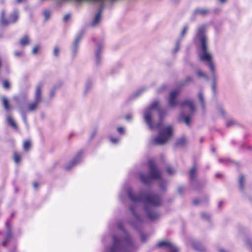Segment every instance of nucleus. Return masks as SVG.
I'll list each match as a JSON object with an SVG mask.
<instances>
[{
	"mask_svg": "<svg viewBox=\"0 0 252 252\" xmlns=\"http://www.w3.org/2000/svg\"><path fill=\"white\" fill-rule=\"evenodd\" d=\"M118 132L121 134H123L125 132V129L122 127H119L117 128Z\"/></svg>",
	"mask_w": 252,
	"mask_h": 252,
	"instance_id": "obj_40",
	"label": "nucleus"
},
{
	"mask_svg": "<svg viewBox=\"0 0 252 252\" xmlns=\"http://www.w3.org/2000/svg\"><path fill=\"white\" fill-rule=\"evenodd\" d=\"M22 52L15 51L14 52V55L16 56L19 57L22 54Z\"/></svg>",
	"mask_w": 252,
	"mask_h": 252,
	"instance_id": "obj_43",
	"label": "nucleus"
},
{
	"mask_svg": "<svg viewBox=\"0 0 252 252\" xmlns=\"http://www.w3.org/2000/svg\"><path fill=\"white\" fill-rule=\"evenodd\" d=\"M6 121L8 124L12 126L15 129H17V126L14 121L13 119L10 116H8L7 117Z\"/></svg>",
	"mask_w": 252,
	"mask_h": 252,
	"instance_id": "obj_14",
	"label": "nucleus"
},
{
	"mask_svg": "<svg viewBox=\"0 0 252 252\" xmlns=\"http://www.w3.org/2000/svg\"><path fill=\"white\" fill-rule=\"evenodd\" d=\"M159 102L157 101H154L145 110L143 117L145 122L148 127L151 129H159L158 134L151 140V142L155 145H163L166 143L171 138L174 128L171 125L163 126L161 121V113H159L160 121L158 123L155 124L153 122V117L155 112L158 110Z\"/></svg>",
	"mask_w": 252,
	"mask_h": 252,
	"instance_id": "obj_1",
	"label": "nucleus"
},
{
	"mask_svg": "<svg viewBox=\"0 0 252 252\" xmlns=\"http://www.w3.org/2000/svg\"><path fill=\"white\" fill-rule=\"evenodd\" d=\"M102 49V47L101 46H98L97 48L95 51V61L97 64H99L100 63L101 57L100 54L101 52V50Z\"/></svg>",
	"mask_w": 252,
	"mask_h": 252,
	"instance_id": "obj_11",
	"label": "nucleus"
},
{
	"mask_svg": "<svg viewBox=\"0 0 252 252\" xmlns=\"http://www.w3.org/2000/svg\"><path fill=\"white\" fill-rule=\"evenodd\" d=\"M180 121H184L185 123L187 126H189L190 124V118L188 116H184L183 115H181L180 117Z\"/></svg>",
	"mask_w": 252,
	"mask_h": 252,
	"instance_id": "obj_19",
	"label": "nucleus"
},
{
	"mask_svg": "<svg viewBox=\"0 0 252 252\" xmlns=\"http://www.w3.org/2000/svg\"><path fill=\"white\" fill-rule=\"evenodd\" d=\"M195 171H196V169H195V167H193L190 169V172H189V175H190V178L193 179L195 175Z\"/></svg>",
	"mask_w": 252,
	"mask_h": 252,
	"instance_id": "obj_30",
	"label": "nucleus"
},
{
	"mask_svg": "<svg viewBox=\"0 0 252 252\" xmlns=\"http://www.w3.org/2000/svg\"><path fill=\"white\" fill-rule=\"evenodd\" d=\"M220 0V2L221 3H224L226 1V0Z\"/></svg>",
	"mask_w": 252,
	"mask_h": 252,
	"instance_id": "obj_48",
	"label": "nucleus"
},
{
	"mask_svg": "<svg viewBox=\"0 0 252 252\" xmlns=\"http://www.w3.org/2000/svg\"><path fill=\"white\" fill-rule=\"evenodd\" d=\"M127 194L131 200L133 202H136L138 200H142V198H136L132 196V190L131 189H128L127 190Z\"/></svg>",
	"mask_w": 252,
	"mask_h": 252,
	"instance_id": "obj_20",
	"label": "nucleus"
},
{
	"mask_svg": "<svg viewBox=\"0 0 252 252\" xmlns=\"http://www.w3.org/2000/svg\"><path fill=\"white\" fill-rule=\"evenodd\" d=\"M220 112L222 115L224 114V111L223 110H221Z\"/></svg>",
	"mask_w": 252,
	"mask_h": 252,
	"instance_id": "obj_50",
	"label": "nucleus"
},
{
	"mask_svg": "<svg viewBox=\"0 0 252 252\" xmlns=\"http://www.w3.org/2000/svg\"><path fill=\"white\" fill-rule=\"evenodd\" d=\"M188 80H191V78H188Z\"/></svg>",
	"mask_w": 252,
	"mask_h": 252,
	"instance_id": "obj_52",
	"label": "nucleus"
},
{
	"mask_svg": "<svg viewBox=\"0 0 252 252\" xmlns=\"http://www.w3.org/2000/svg\"><path fill=\"white\" fill-rule=\"evenodd\" d=\"M201 217L203 219L205 220H209L210 218L209 215L208 214L205 213H203L201 214Z\"/></svg>",
	"mask_w": 252,
	"mask_h": 252,
	"instance_id": "obj_38",
	"label": "nucleus"
},
{
	"mask_svg": "<svg viewBox=\"0 0 252 252\" xmlns=\"http://www.w3.org/2000/svg\"><path fill=\"white\" fill-rule=\"evenodd\" d=\"M20 45L22 46L27 45L29 43V39L27 36L23 37L19 41Z\"/></svg>",
	"mask_w": 252,
	"mask_h": 252,
	"instance_id": "obj_17",
	"label": "nucleus"
},
{
	"mask_svg": "<svg viewBox=\"0 0 252 252\" xmlns=\"http://www.w3.org/2000/svg\"><path fill=\"white\" fill-rule=\"evenodd\" d=\"M51 96H53L54 95V92L53 91L50 93Z\"/></svg>",
	"mask_w": 252,
	"mask_h": 252,
	"instance_id": "obj_47",
	"label": "nucleus"
},
{
	"mask_svg": "<svg viewBox=\"0 0 252 252\" xmlns=\"http://www.w3.org/2000/svg\"><path fill=\"white\" fill-rule=\"evenodd\" d=\"M2 102H3V104L4 108L6 110L9 109L10 108V107L8 105L7 99L5 97H3L2 98Z\"/></svg>",
	"mask_w": 252,
	"mask_h": 252,
	"instance_id": "obj_22",
	"label": "nucleus"
},
{
	"mask_svg": "<svg viewBox=\"0 0 252 252\" xmlns=\"http://www.w3.org/2000/svg\"><path fill=\"white\" fill-rule=\"evenodd\" d=\"M196 74H197V76L199 77H205V78L208 79V77L207 76L206 74L204 73V72H203L200 70H197L196 71Z\"/></svg>",
	"mask_w": 252,
	"mask_h": 252,
	"instance_id": "obj_25",
	"label": "nucleus"
},
{
	"mask_svg": "<svg viewBox=\"0 0 252 252\" xmlns=\"http://www.w3.org/2000/svg\"><path fill=\"white\" fill-rule=\"evenodd\" d=\"M237 125V122L232 118H229L226 122V126L227 127L233 126Z\"/></svg>",
	"mask_w": 252,
	"mask_h": 252,
	"instance_id": "obj_16",
	"label": "nucleus"
},
{
	"mask_svg": "<svg viewBox=\"0 0 252 252\" xmlns=\"http://www.w3.org/2000/svg\"><path fill=\"white\" fill-rule=\"evenodd\" d=\"M4 11H2L1 14V22L2 25H7L9 23L15 22L18 18V13L16 11H14L12 14L10 16V20L7 21L4 19Z\"/></svg>",
	"mask_w": 252,
	"mask_h": 252,
	"instance_id": "obj_8",
	"label": "nucleus"
},
{
	"mask_svg": "<svg viewBox=\"0 0 252 252\" xmlns=\"http://www.w3.org/2000/svg\"><path fill=\"white\" fill-rule=\"evenodd\" d=\"M40 45H36L34 46L32 48V53L33 54H36L37 53L38 50L40 49Z\"/></svg>",
	"mask_w": 252,
	"mask_h": 252,
	"instance_id": "obj_28",
	"label": "nucleus"
},
{
	"mask_svg": "<svg viewBox=\"0 0 252 252\" xmlns=\"http://www.w3.org/2000/svg\"><path fill=\"white\" fill-rule=\"evenodd\" d=\"M37 186H38V185L36 183H33V187L35 188V189H36L37 188Z\"/></svg>",
	"mask_w": 252,
	"mask_h": 252,
	"instance_id": "obj_45",
	"label": "nucleus"
},
{
	"mask_svg": "<svg viewBox=\"0 0 252 252\" xmlns=\"http://www.w3.org/2000/svg\"><path fill=\"white\" fill-rule=\"evenodd\" d=\"M111 142L113 144H117L119 141V138H114L113 137H110V138Z\"/></svg>",
	"mask_w": 252,
	"mask_h": 252,
	"instance_id": "obj_36",
	"label": "nucleus"
},
{
	"mask_svg": "<svg viewBox=\"0 0 252 252\" xmlns=\"http://www.w3.org/2000/svg\"><path fill=\"white\" fill-rule=\"evenodd\" d=\"M146 202L152 206H158L161 203L160 199L157 195H150L147 196Z\"/></svg>",
	"mask_w": 252,
	"mask_h": 252,
	"instance_id": "obj_7",
	"label": "nucleus"
},
{
	"mask_svg": "<svg viewBox=\"0 0 252 252\" xmlns=\"http://www.w3.org/2000/svg\"><path fill=\"white\" fill-rule=\"evenodd\" d=\"M148 217L151 220H154L157 217V214H156L155 213H148Z\"/></svg>",
	"mask_w": 252,
	"mask_h": 252,
	"instance_id": "obj_31",
	"label": "nucleus"
},
{
	"mask_svg": "<svg viewBox=\"0 0 252 252\" xmlns=\"http://www.w3.org/2000/svg\"><path fill=\"white\" fill-rule=\"evenodd\" d=\"M44 16L45 17V19L47 20L50 16V13L49 11H45L44 12Z\"/></svg>",
	"mask_w": 252,
	"mask_h": 252,
	"instance_id": "obj_37",
	"label": "nucleus"
},
{
	"mask_svg": "<svg viewBox=\"0 0 252 252\" xmlns=\"http://www.w3.org/2000/svg\"><path fill=\"white\" fill-rule=\"evenodd\" d=\"M81 39V35H79L75 39V42L73 43L72 50L73 53H75L77 52L78 48V44L79 42Z\"/></svg>",
	"mask_w": 252,
	"mask_h": 252,
	"instance_id": "obj_15",
	"label": "nucleus"
},
{
	"mask_svg": "<svg viewBox=\"0 0 252 252\" xmlns=\"http://www.w3.org/2000/svg\"><path fill=\"white\" fill-rule=\"evenodd\" d=\"M20 113L22 115V118H23V120L25 123V124H26V125L27 126V127H28V124H27V120H26V116L23 113V111L22 110H21L20 111Z\"/></svg>",
	"mask_w": 252,
	"mask_h": 252,
	"instance_id": "obj_33",
	"label": "nucleus"
},
{
	"mask_svg": "<svg viewBox=\"0 0 252 252\" xmlns=\"http://www.w3.org/2000/svg\"><path fill=\"white\" fill-rule=\"evenodd\" d=\"M130 210H131L132 212H133V209L131 207L130 208Z\"/></svg>",
	"mask_w": 252,
	"mask_h": 252,
	"instance_id": "obj_53",
	"label": "nucleus"
},
{
	"mask_svg": "<svg viewBox=\"0 0 252 252\" xmlns=\"http://www.w3.org/2000/svg\"><path fill=\"white\" fill-rule=\"evenodd\" d=\"M192 247L194 249L198 251H203L204 250V247L200 243H196L192 244Z\"/></svg>",
	"mask_w": 252,
	"mask_h": 252,
	"instance_id": "obj_18",
	"label": "nucleus"
},
{
	"mask_svg": "<svg viewBox=\"0 0 252 252\" xmlns=\"http://www.w3.org/2000/svg\"><path fill=\"white\" fill-rule=\"evenodd\" d=\"M181 106L183 107H187L189 108V110L191 111H193L194 110V107L193 104V102L190 100H187L182 102L181 104Z\"/></svg>",
	"mask_w": 252,
	"mask_h": 252,
	"instance_id": "obj_12",
	"label": "nucleus"
},
{
	"mask_svg": "<svg viewBox=\"0 0 252 252\" xmlns=\"http://www.w3.org/2000/svg\"><path fill=\"white\" fill-rule=\"evenodd\" d=\"M198 97H199V99L201 103H202V107H204L203 96L202 94L201 93H199Z\"/></svg>",
	"mask_w": 252,
	"mask_h": 252,
	"instance_id": "obj_35",
	"label": "nucleus"
},
{
	"mask_svg": "<svg viewBox=\"0 0 252 252\" xmlns=\"http://www.w3.org/2000/svg\"><path fill=\"white\" fill-rule=\"evenodd\" d=\"M101 19V11H99L95 16L93 19L92 25L93 26H96L100 22Z\"/></svg>",
	"mask_w": 252,
	"mask_h": 252,
	"instance_id": "obj_13",
	"label": "nucleus"
},
{
	"mask_svg": "<svg viewBox=\"0 0 252 252\" xmlns=\"http://www.w3.org/2000/svg\"><path fill=\"white\" fill-rule=\"evenodd\" d=\"M14 160L16 163H18L21 160V156L17 153L14 154Z\"/></svg>",
	"mask_w": 252,
	"mask_h": 252,
	"instance_id": "obj_24",
	"label": "nucleus"
},
{
	"mask_svg": "<svg viewBox=\"0 0 252 252\" xmlns=\"http://www.w3.org/2000/svg\"><path fill=\"white\" fill-rule=\"evenodd\" d=\"M158 247L166 246L169 248L170 252H177L178 250L176 248L167 241H160L157 244Z\"/></svg>",
	"mask_w": 252,
	"mask_h": 252,
	"instance_id": "obj_10",
	"label": "nucleus"
},
{
	"mask_svg": "<svg viewBox=\"0 0 252 252\" xmlns=\"http://www.w3.org/2000/svg\"><path fill=\"white\" fill-rule=\"evenodd\" d=\"M10 84L7 80H4L3 82V87L5 89H8L9 88Z\"/></svg>",
	"mask_w": 252,
	"mask_h": 252,
	"instance_id": "obj_32",
	"label": "nucleus"
},
{
	"mask_svg": "<svg viewBox=\"0 0 252 252\" xmlns=\"http://www.w3.org/2000/svg\"><path fill=\"white\" fill-rule=\"evenodd\" d=\"M125 243L128 244V240H119L114 237L113 245L111 249V252H125V249L123 246Z\"/></svg>",
	"mask_w": 252,
	"mask_h": 252,
	"instance_id": "obj_4",
	"label": "nucleus"
},
{
	"mask_svg": "<svg viewBox=\"0 0 252 252\" xmlns=\"http://www.w3.org/2000/svg\"><path fill=\"white\" fill-rule=\"evenodd\" d=\"M2 245L5 246L6 245V242L5 241H4L3 242H2Z\"/></svg>",
	"mask_w": 252,
	"mask_h": 252,
	"instance_id": "obj_49",
	"label": "nucleus"
},
{
	"mask_svg": "<svg viewBox=\"0 0 252 252\" xmlns=\"http://www.w3.org/2000/svg\"><path fill=\"white\" fill-rule=\"evenodd\" d=\"M23 147L25 150L28 151L31 147V143L29 141H26L23 144Z\"/></svg>",
	"mask_w": 252,
	"mask_h": 252,
	"instance_id": "obj_26",
	"label": "nucleus"
},
{
	"mask_svg": "<svg viewBox=\"0 0 252 252\" xmlns=\"http://www.w3.org/2000/svg\"><path fill=\"white\" fill-rule=\"evenodd\" d=\"M60 50L59 47L56 46L54 47L53 54L55 57H58L60 54Z\"/></svg>",
	"mask_w": 252,
	"mask_h": 252,
	"instance_id": "obj_27",
	"label": "nucleus"
},
{
	"mask_svg": "<svg viewBox=\"0 0 252 252\" xmlns=\"http://www.w3.org/2000/svg\"><path fill=\"white\" fill-rule=\"evenodd\" d=\"M185 141L184 139H180L178 141L179 144H183Z\"/></svg>",
	"mask_w": 252,
	"mask_h": 252,
	"instance_id": "obj_44",
	"label": "nucleus"
},
{
	"mask_svg": "<svg viewBox=\"0 0 252 252\" xmlns=\"http://www.w3.org/2000/svg\"><path fill=\"white\" fill-rule=\"evenodd\" d=\"M205 27L201 26L197 30L196 38H198L201 44L202 52L199 55V59L201 61L204 62L207 64L210 69L212 75L214 78L215 77V66L212 60V55L208 51L207 46V38L204 34Z\"/></svg>",
	"mask_w": 252,
	"mask_h": 252,
	"instance_id": "obj_2",
	"label": "nucleus"
},
{
	"mask_svg": "<svg viewBox=\"0 0 252 252\" xmlns=\"http://www.w3.org/2000/svg\"><path fill=\"white\" fill-rule=\"evenodd\" d=\"M149 166L150 171V175L147 177L146 175L142 174L140 176L141 181L144 184L149 183L152 179H158L160 176V172L155 167L153 163L150 162Z\"/></svg>",
	"mask_w": 252,
	"mask_h": 252,
	"instance_id": "obj_3",
	"label": "nucleus"
},
{
	"mask_svg": "<svg viewBox=\"0 0 252 252\" xmlns=\"http://www.w3.org/2000/svg\"><path fill=\"white\" fill-rule=\"evenodd\" d=\"M179 48H180L179 42L178 41L176 44V47H175V48L174 49V50H173V53H175L179 51Z\"/></svg>",
	"mask_w": 252,
	"mask_h": 252,
	"instance_id": "obj_39",
	"label": "nucleus"
},
{
	"mask_svg": "<svg viewBox=\"0 0 252 252\" xmlns=\"http://www.w3.org/2000/svg\"><path fill=\"white\" fill-rule=\"evenodd\" d=\"M70 17V15L69 14H67L65 15L63 17V20L64 21H67L68 19H69Z\"/></svg>",
	"mask_w": 252,
	"mask_h": 252,
	"instance_id": "obj_42",
	"label": "nucleus"
},
{
	"mask_svg": "<svg viewBox=\"0 0 252 252\" xmlns=\"http://www.w3.org/2000/svg\"><path fill=\"white\" fill-rule=\"evenodd\" d=\"M212 88L213 90H215V85L214 84L213 85Z\"/></svg>",
	"mask_w": 252,
	"mask_h": 252,
	"instance_id": "obj_51",
	"label": "nucleus"
},
{
	"mask_svg": "<svg viewBox=\"0 0 252 252\" xmlns=\"http://www.w3.org/2000/svg\"><path fill=\"white\" fill-rule=\"evenodd\" d=\"M41 87L40 86H38L36 87V89L34 101L29 105V111H32L37 108L38 105L39 104L41 100Z\"/></svg>",
	"mask_w": 252,
	"mask_h": 252,
	"instance_id": "obj_5",
	"label": "nucleus"
},
{
	"mask_svg": "<svg viewBox=\"0 0 252 252\" xmlns=\"http://www.w3.org/2000/svg\"><path fill=\"white\" fill-rule=\"evenodd\" d=\"M126 119L127 120H130V119H131V116H129V115H128V116H126Z\"/></svg>",
	"mask_w": 252,
	"mask_h": 252,
	"instance_id": "obj_46",
	"label": "nucleus"
},
{
	"mask_svg": "<svg viewBox=\"0 0 252 252\" xmlns=\"http://www.w3.org/2000/svg\"><path fill=\"white\" fill-rule=\"evenodd\" d=\"M82 158V153H79L77 155V156L73 159L68 165L66 166V168L67 169H69L73 166L76 165L77 164L79 163Z\"/></svg>",
	"mask_w": 252,
	"mask_h": 252,
	"instance_id": "obj_9",
	"label": "nucleus"
},
{
	"mask_svg": "<svg viewBox=\"0 0 252 252\" xmlns=\"http://www.w3.org/2000/svg\"><path fill=\"white\" fill-rule=\"evenodd\" d=\"M207 10L204 9H199L195 11V12L197 14L204 15L207 13Z\"/></svg>",
	"mask_w": 252,
	"mask_h": 252,
	"instance_id": "obj_29",
	"label": "nucleus"
},
{
	"mask_svg": "<svg viewBox=\"0 0 252 252\" xmlns=\"http://www.w3.org/2000/svg\"><path fill=\"white\" fill-rule=\"evenodd\" d=\"M244 180H245L244 176H243V175H241L240 177L239 181V186H240V188H241V189H244L243 184H244Z\"/></svg>",
	"mask_w": 252,
	"mask_h": 252,
	"instance_id": "obj_21",
	"label": "nucleus"
},
{
	"mask_svg": "<svg viewBox=\"0 0 252 252\" xmlns=\"http://www.w3.org/2000/svg\"><path fill=\"white\" fill-rule=\"evenodd\" d=\"M180 91L179 89L174 90L170 93L168 99L169 106L171 107H174L178 104V101L176 97L179 94Z\"/></svg>",
	"mask_w": 252,
	"mask_h": 252,
	"instance_id": "obj_6",
	"label": "nucleus"
},
{
	"mask_svg": "<svg viewBox=\"0 0 252 252\" xmlns=\"http://www.w3.org/2000/svg\"><path fill=\"white\" fill-rule=\"evenodd\" d=\"M245 244L246 245L249 247V248L252 250V240L250 238H247L245 240Z\"/></svg>",
	"mask_w": 252,
	"mask_h": 252,
	"instance_id": "obj_23",
	"label": "nucleus"
},
{
	"mask_svg": "<svg viewBox=\"0 0 252 252\" xmlns=\"http://www.w3.org/2000/svg\"><path fill=\"white\" fill-rule=\"evenodd\" d=\"M167 171L169 174L172 175L175 173V170L174 169H172L170 167H168L167 168Z\"/></svg>",
	"mask_w": 252,
	"mask_h": 252,
	"instance_id": "obj_34",
	"label": "nucleus"
},
{
	"mask_svg": "<svg viewBox=\"0 0 252 252\" xmlns=\"http://www.w3.org/2000/svg\"><path fill=\"white\" fill-rule=\"evenodd\" d=\"M187 30H188L187 27H185L184 28L183 31L181 32V35L182 36H184V35H185V34H186V32L187 31Z\"/></svg>",
	"mask_w": 252,
	"mask_h": 252,
	"instance_id": "obj_41",
	"label": "nucleus"
}]
</instances>
